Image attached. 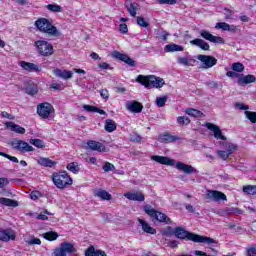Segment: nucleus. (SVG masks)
I'll return each mask as SVG.
<instances>
[{"label":"nucleus","mask_w":256,"mask_h":256,"mask_svg":"<svg viewBox=\"0 0 256 256\" xmlns=\"http://www.w3.org/2000/svg\"><path fill=\"white\" fill-rule=\"evenodd\" d=\"M174 235L177 239H189L194 243H204L205 245H211L217 243L212 237H206L205 235H197L195 233H189L184 227H176L174 229Z\"/></svg>","instance_id":"obj_1"},{"label":"nucleus","mask_w":256,"mask_h":256,"mask_svg":"<svg viewBox=\"0 0 256 256\" xmlns=\"http://www.w3.org/2000/svg\"><path fill=\"white\" fill-rule=\"evenodd\" d=\"M35 26L40 32H44L48 36H61V31L53 24V20H49V18H38L35 21Z\"/></svg>","instance_id":"obj_2"},{"label":"nucleus","mask_w":256,"mask_h":256,"mask_svg":"<svg viewBox=\"0 0 256 256\" xmlns=\"http://www.w3.org/2000/svg\"><path fill=\"white\" fill-rule=\"evenodd\" d=\"M52 180L59 189H65L68 185L73 184V179L67 171H58L53 173Z\"/></svg>","instance_id":"obj_3"},{"label":"nucleus","mask_w":256,"mask_h":256,"mask_svg":"<svg viewBox=\"0 0 256 256\" xmlns=\"http://www.w3.org/2000/svg\"><path fill=\"white\" fill-rule=\"evenodd\" d=\"M137 82H140V84L146 86V88H149V86H154V88H162L165 84V80L163 78H157L153 75L143 76L141 74L137 76Z\"/></svg>","instance_id":"obj_4"},{"label":"nucleus","mask_w":256,"mask_h":256,"mask_svg":"<svg viewBox=\"0 0 256 256\" xmlns=\"http://www.w3.org/2000/svg\"><path fill=\"white\" fill-rule=\"evenodd\" d=\"M34 46L41 56H52L54 54V46L47 40H36Z\"/></svg>","instance_id":"obj_5"},{"label":"nucleus","mask_w":256,"mask_h":256,"mask_svg":"<svg viewBox=\"0 0 256 256\" xmlns=\"http://www.w3.org/2000/svg\"><path fill=\"white\" fill-rule=\"evenodd\" d=\"M55 108L49 102H42L37 106V114L40 118L47 119L50 118L52 114H54Z\"/></svg>","instance_id":"obj_6"},{"label":"nucleus","mask_w":256,"mask_h":256,"mask_svg":"<svg viewBox=\"0 0 256 256\" xmlns=\"http://www.w3.org/2000/svg\"><path fill=\"white\" fill-rule=\"evenodd\" d=\"M144 211L150 215V217H155L157 221H160L161 223H171L170 217H168L165 213H162L161 211H155L153 207L150 205H145Z\"/></svg>","instance_id":"obj_7"},{"label":"nucleus","mask_w":256,"mask_h":256,"mask_svg":"<svg viewBox=\"0 0 256 256\" xmlns=\"http://www.w3.org/2000/svg\"><path fill=\"white\" fill-rule=\"evenodd\" d=\"M77 249L73 243H61L60 247L55 249L54 256H67L76 253Z\"/></svg>","instance_id":"obj_8"},{"label":"nucleus","mask_w":256,"mask_h":256,"mask_svg":"<svg viewBox=\"0 0 256 256\" xmlns=\"http://www.w3.org/2000/svg\"><path fill=\"white\" fill-rule=\"evenodd\" d=\"M77 249L73 243H61L60 247L55 249L54 256H67L76 253Z\"/></svg>","instance_id":"obj_9"},{"label":"nucleus","mask_w":256,"mask_h":256,"mask_svg":"<svg viewBox=\"0 0 256 256\" xmlns=\"http://www.w3.org/2000/svg\"><path fill=\"white\" fill-rule=\"evenodd\" d=\"M10 145L13 149H17L21 153H26L27 151H34L33 146H30L28 142H24V140H18V138H14L11 140Z\"/></svg>","instance_id":"obj_10"},{"label":"nucleus","mask_w":256,"mask_h":256,"mask_svg":"<svg viewBox=\"0 0 256 256\" xmlns=\"http://www.w3.org/2000/svg\"><path fill=\"white\" fill-rule=\"evenodd\" d=\"M206 197L212 201H227V195L225 193L214 189H207Z\"/></svg>","instance_id":"obj_11"},{"label":"nucleus","mask_w":256,"mask_h":256,"mask_svg":"<svg viewBox=\"0 0 256 256\" xmlns=\"http://www.w3.org/2000/svg\"><path fill=\"white\" fill-rule=\"evenodd\" d=\"M197 58L200 60V62H202L203 68H212L218 62L217 58L214 56H208L206 54H199Z\"/></svg>","instance_id":"obj_12"},{"label":"nucleus","mask_w":256,"mask_h":256,"mask_svg":"<svg viewBox=\"0 0 256 256\" xmlns=\"http://www.w3.org/2000/svg\"><path fill=\"white\" fill-rule=\"evenodd\" d=\"M200 36L205 38V40H209L210 42H214L217 44H225L224 38L222 36H215L209 30H200Z\"/></svg>","instance_id":"obj_13"},{"label":"nucleus","mask_w":256,"mask_h":256,"mask_svg":"<svg viewBox=\"0 0 256 256\" xmlns=\"http://www.w3.org/2000/svg\"><path fill=\"white\" fill-rule=\"evenodd\" d=\"M205 127L207 130L212 132L215 139H223V141H226L227 138L223 135V132L219 126H216V124H212L211 122H207Z\"/></svg>","instance_id":"obj_14"},{"label":"nucleus","mask_w":256,"mask_h":256,"mask_svg":"<svg viewBox=\"0 0 256 256\" xmlns=\"http://www.w3.org/2000/svg\"><path fill=\"white\" fill-rule=\"evenodd\" d=\"M16 232L13 229H0V241H15Z\"/></svg>","instance_id":"obj_15"},{"label":"nucleus","mask_w":256,"mask_h":256,"mask_svg":"<svg viewBox=\"0 0 256 256\" xmlns=\"http://www.w3.org/2000/svg\"><path fill=\"white\" fill-rule=\"evenodd\" d=\"M52 72L54 76H57V78H62L63 80H70L71 78H73V72L71 70L54 68Z\"/></svg>","instance_id":"obj_16"},{"label":"nucleus","mask_w":256,"mask_h":256,"mask_svg":"<svg viewBox=\"0 0 256 256\" xmlns=\"http://www.w3.org/2000/svg\"><path fill=\"white\" fill-rule=\"evenodd\" d=\"M151 159L157 163H161L162 165H175L176 163L175 159L165 155H151Z\"/></svg>","instance_id":"obj_17"},{"label":"nucleus","mask_w":256,"mask_h":256,"mask_svg":"<svg viewBox=\"0 0 256 256\" xmlns=\"http://www.w3.org/2000/svg\"><path fill=\"white\" fill-rule=\"evenodd\" d=\"M112 57L126 62V64H129V66H135V60H133V58H130L128 54H123L118 50H114V52H112Z\"/></svg>","instance_id":"obj_18"},{"label":"nucleus","mask_w":256,"mask_h":256,"mask_svg":"<svg viewBox=\"0 0 256 256\" xmlns=\"http://www.w3.org/2000/svg\"><path fill=\"white\" fill-rule=\"evenodd\" d=\"M124 197L131 201H144L145 199V195L140 191H127V193H124Z\"/></svg>","instance_id":"obj_19"},{"label":"nucleus","mask_w":256,"mask_h":256,"mask_svg":"<svg viewBox=\"0 0 256 256\" xmlns=\"http://www.w3.org/2000/svg\"><path fill=\"white\" fill-rule=\"evenodd\" d=\"M177 62L180 66H195V62H197V60L192 56H178Z\"/></svg>","instance_id":"obj_20"},{"label":"nucleus","mask_w":256,"mask_h":256,"mask_svg":"<svg viewBox=\"0 0 256 256\" xmlns=\"http://www.w3.org/2000/svg\"><path fill=\"white\" fill-rule=\"evenodd\" d=\"M176 168L179 169V171H183L184 173H195L197 171L193 165L183 163V161H177Z\"/></svg>","instance_id":"obj_21"},{"label":"nucleus","mask_w":256,"mask_h":256,"mask_svg":"<svg viewBox=\"0 0 256 256\" xmlns=\"http://www.w3.org/2000/svg\"><path fill=\"white\" fill-rule=\"evenodd\" d=\"M215 28L228 30V32H237L238 26L236 24H229L228 22H216Z\"/></svg>","instance_id":"obj_22"},{"label":"nucleus","mask_w":256,"mask_h":256,"mask_svg":"<svg viewBox=\"0 0 256 256\" xmlns=\"http://www.w3.org/2000/svg\"><path fill=\"white\" fill-rule=\"evenodd\" d=\"M87 148L92 149L93 151H107L105 144H101V142H96V140H88Z\"/></svg>","instance_id":"obj_23"},{"label":"nucleus","mask_w":256,"mask_h":256,"mask_svg":"<svg viewBox=\"0 0 256 256\" xmlns=\"http://www.w3.org/2000/svg\"><path fill=\"white\" fill-rule=\"evenodd\" d=\"M126 109L129 110V112H133L135 114H139L143 110L142 104L140 102L132 101L126 103Z\"/></svg>","instance_id":"obj_24"},{"label":"nucleus","mask_w":256,"mask_h":256,"mask_svg":"<svg viewBox=\"0 0 256 256\" xmlns=\"http://www.w3.org/2000/svg\"><path fill=\"white\" fill-rule=\"evenodd\" d=\"M20 66L24 68V70H29L30 72H40L41 68L37 66V64H34L33 62H25L22 60L19 62Z\"/></svg>","instance_id":"obj_25"},{"label":"nucleus","mask_w":256,"mask_h":256,"mask_svg":"<svg viewBox=\"0 0 256 256\" xmlns=\"http://www.w3.org/2000/svg\"><path fill=\"white\" fill-rule=\"evenodd\" d=\"M190 44L198 46L202 50H210V44L203 40V38H194L193 40H190Z\"/></svg>","instance_id":"obj_26"},{"label":"nucleus","mask_w":256,"mask_h":256,"mask_svg":"<svg viewBox=\"0 0 256 256\" xmlns=\"http://www.w3.org/2000/svg\"><path fill=\"white\" fill-rule=\"evenodd\" d=\"M138 222L140 223L144 233H149L150 235H155L157 233L156 229H154V227H151V225H149V223H147V221H145L144 219H138Z\"/></svg>","instance_id":"obj_27"},{"label":"nucleus","mask_w":256,"mask_h":256,"mask_svg":"<svg viewBox=\"0 0 256 256\" xmlns=\"http://www.w3.org/2000/svg\"><path fill=\"white\" fill-rule=\"evenodd\" d=\"M6 128L10 129L12 132L16 134H25L26 130L22 126L15 124L14 122H6Z\"/></svg>","instance_id":"obj_28"},{"label":"nucleus","mask_w":256,"mask_h":256,"mask_svg":"<svg viewBox=\"0 0 256 256\" xmlns=\"http://www.w3.org/2000/svg\"><path fill=\"white\" fill-rule=\"evenodd\" d=\"M253 82H256V76L253 74H247L246 76L241 75L238 79V84L240 85L252 84Z\"/></svg>","instance_id":"obj_29"},{"label":"nucleus","mask_w":256,"mask_h":256,"mask_svg":"<svg viewBox=\"0 0 256 256\" xmlns=\"http://www.w3.org/2000/svg\"><path fill=\"white\" fill-rule=\"evenodd\" d=\"M94 195L106 201H110L112 199L111 193H108V191H106L105 189H97L94 192Z\"/></svg>","instance_id":"obj_30"},{"label":"nucleus","mask_w":256,"mask_h":256,"mask_svg":"<svg viewBox=\"0 0 256 256\" xmlns=\"http://www.w3.org/2000/svg\"><path fill=\"white\" fill-rule=\"evenodd\" d=\"M165 52H183L185 50L184 46H181L180 44H166L164 48Z\"/></svg>","instance_id":"obj_31"},{"label":"nucleus","mask_w":256,"mask_h":256,"mask_svg":"<svg viewBox=\"0 0 256 256\" xmlns=\"http://www.w3.org/2000/svg\"><path fill=\"white\" fill-rule=\"evenodd\" d=\"M220 145H224L227 149V158L234 153V151H237L238 146L237 144H232V142H220Z\"/></svg>","instance_id":"obj_32"},{"label":"nucleus","mask_w":256,"mask_h":256,"mask_svg":"<svg viewBox=\"0 0 256 256\" xmlns=\"http://www.w3.org/2000/svg\"><path fill=\"white\" fill-rule=\"evenodd\" d=\"M158 139L161 143H172V141H177L180 138L179 136H172V134H161Z\"/></svg>","instance_id":"obj_33"},{"label":"nucleus","mask_w":256,"mask_h":256,"mask_svg":"<svg viewBox=\"0 0 256 256\" xmlns=\"http://www.w3.org/2000/svg\"><path fill=\"white\" fill-rule=\"evenodd\" d=\"M38 163L43 165L44 167H54L57 164L53 159H49V157H39Z\"/></svg>","instance_id":"obj_34"},{"label":"nucleus","mask_w":256,"mask_h":256,"mask_svg":"<svg viewBox=\"0 0 256 256\" xmlns=\"http://www.w3.org/2000/svg\"><path fill=\"white\" fill-rule=\"evenodd\" d=\"M0 204L6 205L7 207H18L19 205L18 201H15L14 199H9L7 197H0Z\"/></svg>","instance_id":"obj_35"},{"label":"nucleus","mask_w":256,"mask_h":256,"mask_svg":"<svg viewBox=\"0 0 256 256\" xmlns=\"http://www.w3.org/2000/svg\"><path fill=\"white\" fill-rule=\"evenodd\" d=\"M86 256H107L104 251L96 250L94 247H89V249H86L85 251Z\"/></svg>","instance_id":"obj_36"},{"label":"nucleus","mask_w":256,"mask_h":256,"mask_svg":"<svg viewBox=\"0 0 256 256\" xmlns=\"http://www.w3.org/2000/svg\"><path fill=\"white\" fill-rule=\"evenodd\" d=\"M185 113L188 114V116H192L193 118H203L204 116L203 112L200 110H195L194 108H187Z\"/></svg>","instance_id":"obj_37"},{"label":"nucleus","mask_w":256,"mask_h":256,"mask_svg":"<svg viewBox=\"0 0 256 256\" xmlns=\"http://www.w3.org/2000/svg\"><path fill=\"white\" fill-rule=\"evenodd\" d=\"M25 92L30 96H35L39 92V87L36 84H28L25 88Z\"/></svg>","instance_id":"obj_38"},{"label":"nucleus","mask_w":256,"mask_h":256,"mask_svg":"<svg viewBox=\"0 0 256 256\" xmlns=\"http://www.w3.org/2000/svg\"><path fill=\"white\" fill-rule=\"evenodd\" d=\"M117 130V124L114 120H106L105 122V131L106 132H115Z\"/></svg>","instance_id":"obj_39"},{"label":"nucleus","mask_w":256,"mask_h":256,"mask_svg":"<svg viewBox=\"0 0 256 256\" xmlns=\"http://www.w3.org/2000/svg\"><path fill=\"white\" fill-rule=\"evenodd\" d=\"M83 109L86 110V112H98V114L101 115L106 114L104 110H100V108H97L96 106H90L89 104H85Z\"/></svg>","instance_id":"obj_40"},{"label":"nucleus","mask_w":256,"mask_h":256,"mask_svg":"<svg viewBox=\"0 0 256 256\" xmlns=\"http://www.w3.org/2000/svg\"><path fill=\"white\" fill-rule=\"evenodd\" d=\"M177 124L178 126H189V124H191V120L187 116H178Z\"/></svg>","instance_id":"obj_41"},{"label":"nucleus","mask_w":256,"mask_h":256,"mask_svg":"<svg viewBox=\"0 0 256 256\" xmlns=\"http://www.w3.org/2000/svg\"><path fill=\"white\" fill-rule=\"evenodd\" d=\"M44 239H47L48 241H56L58 239L59 235L55 231H48L47 233H43Z\"/></svg>","instance_id":"obj_42"},{"label":"nucleus","mask_w":256,"mask_h":256,"mask_svg":"<svg viewBox=\"0 0 256 256\" xmlns=\"http://www.w3.org/2000/svg\"><path fill=\"white\" fill-rule=\"evenodd\" d=\"M232 70H235L236 74H239L240 72H244L245 66L241 62H234L231 65Z\"/></svg>","instance_id":"obj_43"},{"label":"nucleus","mask_w":256,"mask_h":256,"mask_svg":"<svg viewBox=\"0 0 256 256\" xmlns=\"http://www.w3.org/2000/svg\"><path fill=\"white\" fill-rule=\"evenodd\" d=\"M67 169L69 171H72V173H79L80 171L79 163H77L76 161H72L71 163L67 164Z\"/></svg>","instance_id":"obj_44"},{"label":"nucleus","mask_w":256,"mask_h":256,"mask_svg":"<svg viewBox=\"0 0 256 256\" xmlns=\"http://www.w3.org/2000/svg\"><path fill=\"white\" fill-rule=\"evenodd\" d=\"M139 7L138 2H131L130 6H128V11L131 16H136Z\"/></svg>","instance_id":"obj_45"},{"label":"nucleus","mask_w":256,"mask_h":256,"mask_svg":"<svg viewBox=\"0 0 256 256\" xmlns=\"http://www.w3.org/2000/svg\"><path fill=\"white\" fill-rule=\"evenodd\" d=\"M161 235L165 237H172V235H175V229H173V227H165V229H162Z\"/></svg>","instance_id":"obj_46"},{"label":"nucleus","mask_w":256,"mask_h":256,"mask_svg":"<svg viewBox=\"0 0 256 256\" xmlns=\"http://www.w3.org/2000/svg\"><path fill=\"white\" fill-rule=\"evenodd\" d=\"M243 191L249 195H256V185H245Z\"/></svg>","instance_id":"obj_47"},{"label":"nucleus","mask_w":256,"mask_h":256,"mask_svg":"<svg viewBox=\"0 0 256 256\" xmlns=\"http://www.w3.org/2000/svg\"><path fill=\"white\" fill-rule=\"evenodd\" d=\"M46 8L51 12H63V8L60 4H47Z\"/></svg>","instance_id":"obj_48"},{"label":"nucleus","mask_w":256,"mask_h":256,"mask_svg":"<svg viewBox=\"0 0 256 256\" xmlns=\"http://www.w3.org/2000/svg\"><path fill=\"white\" fill-rule=\"evenodd\" d=\"M245 116L252 124H256V112H249V110H247Z\"/></svg>","instance_id":"obj_49"},{"label":"nucleus","mask_w":256,"mask_h":256,"mask_svg":"<svg viewBox=\"0 0 256 256\" xmlns=\"http://www.w3.org/2000/svg\"><path fill=\"white\" fill-rule=\"evenodd\" d=\"M168 98L167 96L156 98V104L159 108H163L167 102Z\"/></svg>","instance_id":"obj_50"},{"label":"nucleus","mask_w":256,"mask_h":256,"mask_svg":"<svg viewBox=\"0 0 256 256\" xmlns=\"http://www.w3.org/2000/svg\"><path fill=\"white\" fill-rule=\"evenodd\" d=\"M48 215H53V213H50L47 209H45L42 213L37 215L36 219L45 221L46 219H48Z\"/></svg>","instance_id":"obj_51"},{"label":"nucleus","mask_w":256,"mask_h":256,"mask_svg":"<svg viewBox=\"0 0 256 256\" xmlns=\"http://www.w3.org/2000/svg\"><path fill=\"white\" fill-rule=\"evenodd\" d=\"M0 155L7 157L10 161H14V163H19L18 157H15L14 155H9V153H5L4 151H0Z\"/></svg>","instance_id":"obj_52"},{"label":"nucleus","mask_w":256,"mask_h":256,"mask_svg":"<svg viewBox=\"0 0 256 256\" xmlns=\"http://www.w3.org/2000/svg\"><path fill=\"white\" fill-rule=\"evenodd\" d=\"M217 154L219 155V157L221 159H228V151H227V148L226 149H218L217 150Z\"/></svg>","instance_id":"obj_53"},{"label":"nucleus","mask_w":256,"mask_h":256,"mask_svg":"<svg viewBox=\"0 0 256 256\" xmlns=\"http://www.w3.org/2000/svg\"><path fill=\"white\" fill-rule=\"evenodd\" d=\"M137 24L139 26H143L144 28H147V26H149L148 22L143 16H137Z\"/></svg>","instance_id":"obj_54"},{"label":"nucleus","mask_w":256,"mask_h":256,"mask_svg":"<svg viewBox=\"0 0 256 256\" xmlns=\"http://www.w3.org/2000/svg\"><path fill=\"white\" fill-rule=\"evenodd\" d=\"M43 196L41 191H32L30 193V198L33 199L34 201H37V199H40Z\"/></svg>","instance_id":"obj_55"},{"label":"nucleus","mask_w":256,"mask_h":256,"mask_svg":"<svg viewBox=\"0 0 256 256\" xmlns=\"http://www.w3.org/2000/svg\"><path fill=\"white\" fill-rule=\"evenodd\" d=\"M115 169V165L113 163H110L109 161H106V163L103 165L104 171H113Z\"/></svg>","instance_id":"obj_56"},{"label":"nucleus","mask_w":256,"mask_h":256,"mask_svg":"<svg viewBox=\"0 0 256 256\" xmlns=\"http://www.w3.org/2000/svg\"><path fill=\"white\" fill-rule=\"evenodd\" d=\"M235 108H237L238 110H245V112H248V110H249V106H247L246 104H243L241 102H236Z\"/></svg>","instance_id":"obj_57"},{"label":"nucleus","mask_w":256,"mask_h":256,"mask_svg":"<svg viewBox=\"0 0 256 256\" xmlns=\"http://www.w3.org/2000/svg\"><path fill=\"white\" fill-rule=\"evenodd\" d=\"M129 139L131 141H137L139 143V141H142V138L139 134H137L136 132H133L132 134H130Z\"/></svg>","instance_id":"obj_58"},{"label":"nucleus","mask_w":256,"mask_h":256,"mask_svg":"<svg viewBox=\"0 0 256 256\" xmlns=\"http://www.w3.org/2000/svg\"><path fill=\"white\" fill-rule=\"evenodd\" d=\"M224 10H226L225 19L226 20L232 19L233 18V10H231L230 8H224Z\"/></svg>","instance_id":"obj_59"},{"label":"nucleus","mask_w":256,"mask_h":256,"mask_svg":"<svg viewBox=\"0 0 256 256\" xmlns=\"http://www.w3.org/2000/svg\"><path fill=\"white\" fill-rule=\"evenodd\" d=\"M9 185V179L7 177H0V188Z\"/></svg>","instance_id":"obj_60"},{"label":"nucleus","mask_w":256,"mask_h":256,"mask_svg":"<svg viewBox=\"0 0 256 256\" xmlns=\"http://www.w3.org/2000/svg\"><path fill=\"white\" fill-rule=\"evenodd\" d=\"M28 245H41V239L33 238L27 241Z\"/></svg>","instance_id":"obj_61"},{"label":"nucleus","mask_w":256,"mask_h":256,"mask_svg":"<svg viewBox=\"0 0 256 256\" xmlns=\"http://www.w3.org/2000/svg\"><path fill=\"white\" fill-rule=\"evenodd\" d=\"M100 95L104 100H108L110 98V94L107 89L100 90Z\"/></svg>","instance_id":"obj_62"},{"label":"nucleus","mask_w":256,"mask_h":256,"mask_svg":"<svg viewBox=\"0 0 256 256\" xmlns=\"http://www.w3.org/2000/svg\"><path fill=\"white\" fill-rule=\"evenodd\" d=\"M247 256H256V247H250L247 249Z\"/></svg>","instance_id":"obj_63"},{"label":"nucleus","mask_w":256,"mask_h":256,"mask_svg":"<svg viewBox=\"0 0 256 256\" xmlns=\"http://www.w3.org/2000/svg\"><path fill=\"white\" fill-rule=\"evenodd\" d=\"M30 143H32V145H35L36 147H43L42 140H30Z\"/></svg>","instance_id":"obj_64"}]
</instances>
